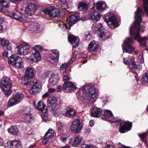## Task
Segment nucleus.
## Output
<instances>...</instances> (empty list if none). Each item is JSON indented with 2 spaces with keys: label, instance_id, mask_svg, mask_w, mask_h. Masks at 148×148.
I'll return each mask as SVG.
<instances>
[{
  "label": "nucleus",
  "instance_id": "obj_47",
  "mask_svg": "<svg viewBox=\"0 0 148 148\" xmlns=\"http://www.w3.org/2000/svg\"><path fill=\"white\" fill-rule=\"evenodd\" d=\"M104 5L101 2H98L97 4V10H101L103 8V5Z\"/></svg>",
  "mask_w": 148,
  "mask_h": 148
},
{
  "label": "nucleus",
  "instance_id": "obj_19",
  "mask_svg": "<svg viewBox=\"0 0 148 148\" xmlns=\"http://www.w3.org/2000/svg\"><path fill=\"white\" fill-rule=\"evenodd\" d=\"M68 40L73 45V48H76L79 45V38L76 36L70 35L68 37Z\"/></svg>",
  "mask_w": 148,
  "mask_h": 148
},
{
  "label": "nucleus",
  "instance_id": "obj_36",
  "mask_svg": "<svg viewBox=\"0 0 148 148\" xmlns=\"http://www.w3.org/2000/svg\"><path fill=\"white\" fill-rule=\"evenodd\" d=\"M54 76H55V78L53 79L52 78H50L49 79V82L51 85H56L59 81L58 77V75H54Z\"/></svg>",
  "mask_w": 148,
  "mask_h": 148
},
{
  "label": "nucleus",
  "instance_id": "obj_13",
  "mask_svg": "<svg viewBox=\"0 0 148 148\" xmlns=\"http://www.w3.org/2000/svg\"><path fill=\"white\" fill-rule=\"evenodd\" d=\"M54 134V131L51 129H49L46 133L42 142L46 146H48L50 144V142L49 141V139L53 137Z\"/></svg>",
  "mask_w": 148,
  "mask_h": 148
},
{
  "label": "nucleus",
  "instance_id": "obj_61",
  "mask_svg": "<svg viewBox=\"0 0 148 148\" xmlns=\"http://www.w3.org/2000/svg\"><path fill=\"white\" fill-rule=\"evenodd\" d=\"M69 79V77L67 76H64L63 77V80L64 81L68 80Z\"/></svg>",
  "mask_w": 148,
  "mask_h": 148
},
{
  "label": "nucleus",
  "instance_id": "obj_42",
  "mask_svg": "<svg viewBox=\"0 0 148 148\" xmlns=\"http://www.w3.org/2000/svg\"><path fill=\"white\" fill-rule=\"evenodd\" d=\"M0 44L4 48L9 45V42L7 40H4L3 39L0 38Z\"/></svg>",
  "mask_w": 148,
  "mask_h": 148
},
{
  "label": "nucleus",
  "instance_id": "obj_52",
  "mask_svg": "<svg viewBox=\"0 0 148 148\" xmlns=\"http://www.w3.org/2000/svg\"><path fill=\"white\" fill-rule=\"evenodd\" d=\"M132 58H133V57H131L130 59H129L128 60H127V62H125V61L126 60V58H124L123 60L124 61L123 62L125 64L127 65H132V63H129L128 64H127L126 63H127V62H130L131 61V60L132 59Z\"/></svg>",
  "mask_w": 148,
  "mask_h": 148
},
{
  "label": "nucleus",
  "instance_id": "obj_62",
  "mask_svg": "<svg viewBox=\"0 0 148 148\" xmlns=\"http://www.w3.org/2000/svg\"><path fill=\"white\" fill-rule=\"evenodd\" d=\"M65 127L64 125H61L59 128V130H61L62 131H63V130H64Z\"/></svg>",
  "mask_w": 148,
  "mask_h": 148
},
{
  "label": "nucleus",
  "instance_id": "obj_5",
  "mask_svg": "<svg viewBox=\"0 0 148 148\" xmlns=\"http://www.w3.org/2000/svg\"><path fill=\"white\" fill-rule=\"evenodd\" d=\"M47 105L49 107H51V110L53 113L56 115L60 113V111L57 110L56 107L57 106V101L56 98L53 97H49L47 100Z\"/></svg>",
  "mask_w": 148,
  "mask_h": 148
},
{
  "label": "nucleus",
  "instance_id": "obj_41",
  "mask_svg": "<svg viewBox=\"0 0 148 148\" xmlns=\"http://www.w3.org/2000/svg\"><path fill=\"white\" fill-rule=\"evenodd\" d=\"M144 4L143 5L144 10L146 13L147 16H148V0H143Z\"/></svg>",
  "mask_w": 148,
  "mask_h": 148
},
{
  "label": "nucleus",
  "instance_id": "obj_45",
  "mask_svg": "<svg viewBox=\"0 0 148 148\" xmlns=\"http://www.w3.org/2000/svg\"><path fill=\"white\" fill-rule=\"evenodd\" d=\"M96 28H97V29H95L97 31H101V30L103 29V25L102 23L98 24H96L95 25Z\"/></svg>",
  "mask_w": 148,
  "mask_h": 148
},
{
  "label": "nucleus",
  "instance_id": "obj_11",
  "mask_svg": "<svg viewBox=\"0 0 148 148\" xmlns=\"http://www.w3.org/2000/svg\"><path fill=\"white\" fill-rule=\"evenodd\" d=\"M44 12L53 17H55L60 15L59 10L54 6L49 7L47 9L45 10Z\"/></svg>",
  "mask_w": 148,
  "mask_h": 148
},
{
  "label": "nucleus",
  "instance_id": "obj_18",
  "mask_svg": "<svg viewBox=\"0 0 148 148\" xmlns=\"http://www.w3.org/2000/svg\"><path fill=\"white\" fill-rule=\"evenodd\" d=\"M89 16V19L95 23L99 20L101 17L99 12L94 10L90 12Z\"/></svg>",
  "mask_w": 148,
  "mask_h": 148
},
{
  "label": "nucleus",
  "instance_id": "obj_24",
  "mask_svg": "<svg viewBox=\"0 0 148 148\" xmlns=\"http://www.w3.org/2000/svg\"><path fill=\"white\" fill-rule=\"evenodd\" d=\"M10 16L11 17L19 20L21 22L24 20L23 14L18 11L11 13L10 14Z\"/></svg>",
  "mask_w": 148,
  "mask_h": 148
},
{
  "label": "nucleus",
  "instance_id": "obj_7",
  "mask_svg": "<svg viewBox=\"0 0 148 148\" xmlns=\"http://www.w3.org/2000/svg\"><path fill=\"white\" fill-rule=\"evenodd\" d=\"M34 52H32V55L33 56L30 58V60L33 62H36L41 59V57L39 52L42 50V48L41 45H37L33 47Z\"/></svg>",
  "mask_w": 148,
  "mask_h": 148
},
{
  "label": "nucleus",
  "instance_id": "obj_48",
  "mask_svg": "<svg viewBox=\"0 0 148 148\" xmlns=\"http://www.w3.org/2000/svg\"><path fill=\"white\" fill-rule=\"evenodd\" d=\"M147 132H146L142 134H139L138 136L140 139L144 140L147 136Z\"/></svg>",
  "mask_w": 148,
  "mask_h": 148
},
{
  "label": "nucleus",
  "instance_id": "obj_44",
  "mask_svg": "<svg viewBox=\"0 0 148 148\" xmlns=\"http://www.w3.org/2000/svg\"><path fill=\"white\" fill-rule=\"evenodd\" d=\"M68 64L67 63H64L62 64L61 65L60 69L61 70H64L65 72H66L67 71V70H68Z\"/></svg>",
  "mask_w": 148,
  "mask_h": 148
},
{
  "label": "nucleus",
  "instance_id": "obj_35",
  "mask_svg": "<svg viewBox=\"0 0 148 148\" xmlns=\"http://www.w3.org/2000/svg\"><path fill=\"white\" fill-rule=\"evenodd\" d=\"M9 133L13 135H17L18 132L17 128L16 127L11 126L8 129Z\"/></svg>",
  "mask_w": 148,
  "mask_h": 148
},
{
  "label": "nucleus",
  "instance_id": "obj_2",
  "mask_svg": "<svg viewBox=\"0 0 148 148\" xmlns=\"http://www.w3.org/2000/svg\"><path fill=\"white\" fill-rule=\"evenodd\" d=\"M97 91V89L94 86H85L80 91L81 97L80 99L84 102H89L90 103H93L98 97Z\"/></svg>",
  "mask_w": 148,
  "mask_h": 148
},
{
  "label": "nucleus",
  "instance_id": "obj_14",
  "mask_svg": "<svg viewBox=\"0 0 148 148\" xmlns=\"http://www.w3.org/2000/svg\"><path fill=\"white\" fill-rule=\"evenodd\" d=\"M59 52L58 50L53 49L52 51L51 55L49 58L48 59V60L51 63H54L58 61Z\"/></svg>",
  "mask_w": 148,
  "mask_h": 148
},
{
  "label": "nucleus",
  "instance_id": "obj_34",
  "mask_svg": "<svg viewBox=\"0 0 148 148\" xmlns=\"http://www.w3.org/2000/svg\"><path fill=\"white\" fill-rule=\"evenodd\" d=\"M4 21V18L0 15V32L5 31L6 29L7 26L3 23Z\"/></svg>",
  "mask_w": 148,
  "mask_h": 148
},
{
  "label": "nucleus",
  "instance_id": "obj_39",
  "mask_svg": "<svg viewBox=\"0 0 148 148\" xmlns=\"http://www.w3.org/2000/svg\"><path fill=\"white\" fill-rule=\"evenodd\" d=\"M10 0H0V3L5 8H8L10 5Z\"/></svg>",
  "mask_w": 148,
  "mask_h": 148
},
{
  "label": "nucleus",
  "instance_id": "obj_38",
  "mask_svg": "<svg viewBox=\"0 0 148 148\" xmlns=\"http://www.w3.org/2000/svg\"><path fill=\"white\" fill-rule=\"evenodd\" d=\"M123 52H130L134 51V48L132 47L131 45H126V46L124 47H123Z\"/></svg>",
  "mask_w": 148,
  "mask_h": 148
},
{
  "label": "nucleus",
  "instance_id": "obj_46",
  "mask_svg": "<svg viewBox=\"0 0 148 148\" xmlns=\"http://www.w3.org/2000/svg\"><path fill=\"white\" fill-rule=\"evenodd\" d=\"M58 26L60 27L61 29L62 30H65L66 29L67 27L66 25L62 22H60L58 24Z\"/></svg>",
  "mask_w": 148,
  "mask_h": 148
},
{
  "label": "nucleus",
  "instance_id": "obj_6",
  "mask_svg": "<svg viewBox=\"0 0 148 148\" xmlns=\"http://www.w3.org/2000/svg\"><path fill=\"white\" fill-rule=\"evenodd\" d=\"M24 96L23 94L18 93L12 97L8 101V106L11 107L19 103L22 101Z\"/></svg>",
  "mask_w": 148,
  "mask_h": 148
},
{
  "label": "nucleus",
  "instance_id": "obj_17",
  "mask_svg": "<svg viewBox=\"0 0 148 148\" xmlns=\"http://www.w3.org/2000/svg\"><path fill=\"white\" fill-rule=\"evenodd\" d=\"M75 85L71 82H66L64 84L63 89L65 92H68L76 89Z\"/></svg>",
  "mask_w": 148,
  "mask_h": 148
},
{
  "label": "nucleus",
  "instance_id": "obj_37",
  "mask_svg": "<svg viewBox=\"0 0 148 148\" xmlns=\"http://www.w3.org/2000/svg\"><path fill=\"white\" fill-rule=\"evenodd\" d=\"M11 65L14 67H16L18 69L21 68L23 67V62L22 59H21V60H20V61H18L17 62L12 64Z\"/></svg>",
  "mask_w": 148,
  "mask_h": 148
},
{
  "label": "nucleus",
  "instance_id": "obj_58",
  "mask_svg": "<svg viewBox=\"0 0 148 148\" xmlns=\"http://www.w3.org/2000/svg\"><path fill=\"white\" fill-rule=\"evenodd\" d=\"M2 55L3 57L7 58L8 56V52L4 51L2 53Z\"/></svg>",
  "mask_w": 148,
  "mask_h": 148
},
{
  "label": "nucleus",
  "instance_id": "obj_12",
  "mask_svg": "<svg viewBox=\"0 0 148 148\" xmlns=\"http://www.w3.org/2000/svg\"><path fill=\"white\" fill-rule=\"evenodd\" d=\"M88 49L89 51H92V54L94 55H97L99 53L98 44L95 41H93L89 44Z\"/></svg>",
  "mask_w": 148,
  "mask_h": 148
},
{
  "label": "nucleus",
  "instance_id": "obj_60",
  "mask_svg": "<svg viewBox=\"0 0 148 148\" xmlns=\"http://www.w3.org/2000/svg\"><path fill=\"white\" fill-rule=\"evenodd\" d=\"M49 95L48 93L47 92L45 93L42 96V98L44 99H45L46 97H48Z\"/></svg>",
  "mask_w": 148,
  "mask_h": 148
},
{
  "label": "nucleus",
  "instance_id": "obj_8",
  "mask_svg": "<svg viewBox=\"0 0 148 148\" xmlns=\"http://www.w3.org/2000/svg\"><path fill=\"white\" fill-rule=\"evenodd\" d=\"M30 47L29 43H24L18 47V53L20 55H27L30 52Z\"/></svg>",
  "mask_w": 148,
  "mask_h": 148
},
{
  "label": "nucleus",
  "instance_id": "obj_23",
  "mask_svg": "<svg viewBox=\"0 0 148 148\" xmlns=\"http://www.w3.org/2000/svg\"><path fill=\"white\" fill-rule=\"evenodd\" d=\"M75 112L73 109L70 108H65L62 112V114L66 116L73 118L75 115Z\"/></svg>",
  "mask_w": 148,
  "mask_h": 148
},
{
  "label": "nucleus",
  "instance_id": "obj_43",
  "mask_svg": "<svg viewBox=\"0 0 148 148\" xmlns=\"http://www.w3.org/2000/svg\"><path fill=\"white\" fill-rule=\"evenodd\" d=\"M134 39H135V38L134 39L132 38H128L124 41V43L126 45H131V44L133 42Z\"/></svg>",
  "mask_w": 148,
  "mask_h": 148
},
{
  "label": "nucleus",
  "instance_id": "obj_26",
  "mask_svg": "<svg viewBox=\"0 0 148 148\" xmlns=\"http://www.w3.org/2000/svg\"><path fill=\"white\" fill-rule=\"evenodd\" d=\"M9 148H21V145L20 142L17 140H13L10 141V145L8 146Z\"/></svg>",
  "mask_w": 148,
  "mask_h": 148
},
{
  "label": "nucleus",
  "instance_id": "obj_9",
  "mask_svg": "<svg viewBox=\"0 0 148 148\" xmlns=\"http://www.w3.org/2000/svg\"><path fill=\"white\" fill-rule=\"evenodd\" d=\"M82 125L78 119L75 120L71 126V130L73 133H78L82 130Z\"/></svg>",
  "mask_w": 148,
  "mask_h": 148
},
{
  "label": "nucleus",
  "instance_id": "obj_29",
  "mask_svg": "<svg viewBox=\"0 0 148 148\" xmlns=\"http://www.w3.org/2000/svg\"><path fill=\"white\" fill-rule=\"evenodd\" d=\"M22 58L16 55H13L10 57V60L9 59L8 62L9 64H12L14 62L21 60Z\"/></svg>",
  "mask_w": 148,
  "mask_h": 148
},
{
  "label": "nucleus",
  "instance_id": "obj_59",
  "mask_svg": "<svg viewBox=\"0 0 148 148\" xmlns=\"http://www.w3.org/2000/svg\"><path fill=\"white\" fill-rule=\"evenodd\" d=\"M58 75L57 73L56 72H54L52 73L51 75L50 78H52L53 79H54V78H55V76H54V75Z\"/></svg>",
  "mask_w": 148,
  "mask_h": 148
},
{
  "label": "nucleus",
  "instance_id": "obj_21",
  "mask_svg": "<svg viewBox=\"0 0 148 148\" xmlns=\"http://www.w3.org/2000/svg\"><path fill=\"white\" fill-rule=\"evenodd\" d=\"M140 59H138V60L139 61H136L135 62H134V58H132L131 60V61L130 62H127L126 63L127 64H128L129 63H132V67L134 69H138L140 70V69H142V66L141 65V62H142L143 61V60L142 59H141V60H140Z\"/></svg>",
  "mask_w": 148,
  "mask_h": 148
},
{
  "label": "nucleus",
  "instance_id": "obj_28",
  "mask_svg": "<svg viewBox=\"0 0 148 148\" xmlns=\"http://www.w3.org/2000/svg\"><path fill=\"white\" fill-rule=\"evenodd\" d=\"M80 19L79 15L78 14H75L71 15L69 21L71 24H73Z\"/></svg>",
  "mask_w": 148,
  "mask_h": 148
},
{
  "label": "nucleus",
  "instance_id": "obj_56",
  "mask_svg": "<svg viewBox=\"0 0 148 148\" xmlns=\"http://www.w3.org/2000/svg\"><path fill=\"white\" fill-rule=\"evenodd\" d=\"M56 90L55 88H50L48 89V92L50 93H52L55 92Z\"/></svg>",
  "mask_w": 148,
  "mask_h": 148
},
{
  "label": "nucleus",
  "instance_id": "obj_30",
  "mask_svg": "<svg viewBox=\"0 0 148 148\" xmlns=\"http://www.w3.org/2000/svg\"><path fill=\"white\" fill-rule=\"evenodd\" d=\"M28 27L30 30L37 31H39L40 30L39 25L37 23H32L29 25Z\"/></svg>",
  "mask_w": 148,
  "mask_h": 148
},
{
  "label": "nucleus",
  "instance_id": "obj_49",
  "mask_svg": "<svg viewBox=\"0 0 148 148\" xmlns=\"http://www.w3.org/2000/svg\"><path fill=\"white\" fill-rule=\"evenodd\" d=\"M100 38L101 39V40L103 39H106L108 38L107 36H106L105 33L103 32H101L99 36Z\"/></svg>",
  "mask_w": 148,
  "mask_h": 148
},
{
  "label": "nucleus",
  "instance_id": "obj_22",
  "mask_svg": "<svg viewBox=\"0 0 148 148\" xmlns=\"http://www.w3.org/2000/svg\"><path fill=\"white\" fill-rule=\"evenodd\" d=\"M37 9V5L34 3H30L26 8L25 12L30 15L35 12Z\"/></svg>",
  "mask_w": 148,
  "mask_h": 148
},
{
  "label": "nucleus",
  "instance_id": "obj_50",
  "mask_svg": "<svg viewBox=\"0 0 148 148\" xmlns=\"http://www.w3.org/2000/svg\"><path fill=\"white\" fill-rule=\"evenodd\" d=\"M89 7H90V8L91 9V10H94L92 9L94 8V1L93 0L90 1L89 2Z\"/></svg>",
  "mask_w": 148,
  "mask_h": 148
},
{
  "label": "nucleus",
  "instance_id": "obj_20",
  "mask_svg": "<svg viewBox=\"0 0 148 148\" xmlns=\"http://www.w3.org/2000/svg\"><path fill=\"white\" fill-rule=\"evenodd\" d=\"M132 123L127 122H125L123 125L121 126L119 128V131L121 133H124L126 131L131 130L132 127Z\"/></svg>",
  "mask_w": 148,
  "mask_h": 148
},
{
  "label": "nucleus",
  "instance_id": "obj_3",
  "mask_svg": "<svg viewBox=\"0 0 148 148\" xmlns=\"http://www.w3.org/2000/svg\"><path fill=\"white\" fill-rule=\"evenodd\" d=\"M1 87L2 90L4 92V94L8 97L12 92L11 90L12 83L11 80L9 77L4 76L2 79L1 81Z\"/></svg>",
  "mask_w": 148,
  "mask_h": 148
},
{
  "label": "nucleus",
  "instance_id": "obj_64",
  "mask_svg": "<svg viewBox=\"0 0 148 148\" xmlns=\"http://www.w3.org/2000/svg\"><path fill=\"white\" fill-rule=\"evenodd\" d=\"M85 131L86 132H90V129L88 128H86L85 129Z\"/></svg>",
  "mask_w": 148,
  "mask_h": 148
},
{
  "label": "nucleus",
  "instance_id": "obj_57",
  "mask_svg": "<svg viewBox=\"0 0 148 148\" xmlns=\"http://www.w3.org/2000/svg\"><path fill=\"white\" fill-rule=\"evenodd\" d=\"M57 91L58 92H61L62 87L60 85H58L57 86Z\"/></svg>",
  "mask_w": 148,
  "mask_h": 148
},
{
  "label": "nucleus",
  "instance_id": "obj_55",
  "mask_svg": "<svg viewBox=\"0 0 148 148\" xmlns=\"http://www.w3.org/2000/svg\"><path fill=\"white\" fill-rule=\"evenodd\" d=\"M42 121L45 122H46L47 120L48 117L47 116H45L44 115H42Z\"/></svg>",
  "mask_w": 148,
  "mask_h": 148
},
{
  "label": "nucleus",
  "instance_id": "obj_51",
  "mask_svg": "<svg viewBox=\"0 0 148 148\" xmlns=\"http://www.w3.org/2000/svg\"><path fill=\"white\" fill-rule=\"evenodd\" d=\"M143 79L144 82L148 83V73L145 74Z\"/></svg>",
  "mask_w": 148,
  "mask_h": 148
},
{
  "label": "nucleus",
  "instance_id": "obj_63",
  "mask_svg": "<svg viewBox=\"0 0 148 148\" xmlns=\"http://www.w3.org/2000/svg\"><path fill=\"white\" fill-rule=\"evenodd\" d=\"M94 124V121L93 120L90 121L89 122V125L91 126H92Z\"/></svg>",
  "mask_w": 148,
  "mask_h": 148
},
{
  "label": "nucleus",
  "instance_id": "obj_25",
  "mask_svg": "<svg viewBox=\"0 0 148 148\" xmlns=\"http://www.w3.org/2000/svg\"><path fill=\"white\" fill-rule=\"evenodd\" d=\"M35 106L39 110L42 111V113H45L47 111L45 104L42 101H39L36 105L35 104Z\"/></svg>",
  "mask_w": 148,
  "mask_h": 148
},
{
  "label": "nucleus",
  "instance_id": "obj_16",
  "mask_svg": "<svg viewBox=\"0 0 148 148\" xmlns=\"http://www.w3.org/2000/svg\"><path fill=\"white\" fill-rule=\"evenodd\" d=\"M105 19L108 25L114 24L116 23L115 16L112 13H108L104 16Z\"/></svg>",
  "mask_w": 148,
  "mask_h": 148
},
{
  "label": "nucleus",
  "instance_id": "obj_32",
  "mask_svg": "<svg viewBox=\"0 0 148 148\" xmlns=\"http://www.w3.org/2000/svg\"><path fill=\"white\" fill-rule=\"evenodd\" d=\"M31 109L30 108L27 107L25 108L23 110V112L26 115V119L29 121L32 119V114H31Z\"/></svg>",
  "mask_w": 148,
  "mask_h": 148
},
{
  "label": "nucleus",
  "instance_id": "obj_53",
  "mask_svg": "<svg viewBox=\"0 0 148 148\" xmlns=\"http://www.w3.org/2000/svg\"><path fill=\"white\" fill-rule=\"evenodd\" d=\"M76 59V56L73 55L71 58L70 61L69 62V64H71L75 61Z\"/></svg>",
  "mask_w": 148,
  "mask_h": 148
},
{
  "label": "nucleus",
  "instance_id": "obj_4",
  "mask_svg": "<svg viewBox=\"0 0 148 148\" xmlns=\"http://www.w3.org/2000/svg\"><path fill=\"white\" fill-rule=\"evenodd\" d=\"M33 70L31 67L27 68L25 71L24 77L21 79L22 83L25 85H29L31 84L33 81L32 79L34 77Z\"/></svg>",
  "mask_w": 148,
  "mask_h": 148
},
{
  "label": "nucleus",
  "instance_id": "obj_54",
  "mask_svg": "<svg viewBox=\"0 0 148 148\" xmlns=\"http://www.w3.org/2000/svg\"><path fill=\"white\" fill-rule=\"evenodd\" d=\"M62 139L63 141L65 143H66L67 142H68L69 143H67V144H68L70 143V140L69 139V138L67 139L65 138H62Z\"/></svg>",
  "mask_w": 148,
  "mask_h": 148
},
{
  "label": "nucleus",
  "instance_id": "obj_15",
  "mask_svg": "<svg viewBox=\"0 0 148 148\" xmlns=\"http://www.w3.org/2000/svg\"><path fill=\"white\" fill-rule=\"evenodd\" d=\"M42 86L40 83L38 81L35 82L33 84L29 92L31 95H34L38 93L41 90Z\"/></svg>",
  "mask_w": 148,
  "mask_h": 148
},
{
  "label": "nucleus",
  "instance_id": "obj_1",
  "mask_svg": "<svg viewBox=\"0 0 148 148\" xmlns=\"http://www.w3.org/2000/svg\"><path fill=\"white\" fill-rule=\"evenodd\" d=\"M135 13V21L134 25L130 28V34L135 37V39L137 40L141 45L145 46L146 45L147 40H148V36H146L144 37H140L139 36L140 24L142 21L141 16L144 14L139 8H137V10Z\"/></svg>",
  "mask_w": 148,
  "mask_h": 148
},
{
  "label": "nucleus",
  "instance_id": "obj_31",
  "mask_svg": "<svg viewBox=\"0 0 148 148\" xmlns=\"http://www.w3.org/2000/svg\"><path fill=\"white\" fill-rule=\"evenodd\" d=\"M77 8L79 10L81 11H86L88 8L86 3L84 2L79 3L78 4Z\"/></svg>",
  "mask_w": 148,
  "mask_h": 148
},
{
  "label": "nucleus",
  "instance_id": "obj_10",
  "mask_svg": "<svg viewBox=\"0 0 148 148\" xmlns=\"http://www.w3.org/2000/svg\"><path fill=\"white\" fill-rule=\"evenodd\" d=\"M103 115L105 116V119L107 121L112 120V122L117 123L119 125H121L122 123V121L121 119H119L118 118H116V119L114 118L113 120L112 119L113 115L111 112L108 110L104 111Z\"/></svg>",
  "mask_w": 148,
  "mask_h": 148
},
{
  "label": "nucleus",
  "instance_id": "obj_33",
  "mask_svg": "<svg viewBox=\"0 0 148 148\" xmlns=\"http://www.w3.org/2000/svg\"><path fill=\"white\" fill-rule=\"evenodd\" d=\"M82 140V138L80 136H78L76 137L74 141L72 146L73 147H76L79 145L81 142Z\"/></svg>",
  "mask_w": 148,
  "mask_h": 148
},
{
  "label": "nucleus",
  "instance_id": "obj_40",
  "mask_svg": "<svg viewBox=\"0 0 148 148\" xmlns=\"http://www.w3.org/2000/svg\"><path fill=\"white\" fill-rule=\"evenodd\" d=\"M84 37L85 40L87 41H89L91 40L92 36L90 31H87L85 32Z\"/></svg>",
  "mask_w": 148,
  "mask_h": 148
},
{
  "label": "nucleus",
  "instance_id": "obj_27",
  "mask_svg": "<svg viewBox=\"0 0 148 148\" xmlns=\"http://www.w3.org/2000/svg\"><path fill=\"white\" fill-rule=\"evenodd\" d=\"M102 110L101 109L94 108L92 110L91 114V116L98 117L100 116L102 113Z\"/></svg>",
  "mask_w": 148,
  "mask_h": 148
}]
</instances>
